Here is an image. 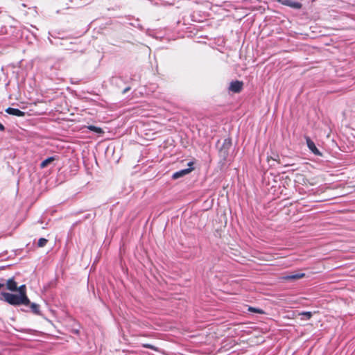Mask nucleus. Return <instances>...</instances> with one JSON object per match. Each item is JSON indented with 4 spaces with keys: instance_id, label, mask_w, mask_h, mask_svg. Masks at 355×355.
Listing matches in <instances>:
<instances>
[{
    "instance_id": "nucleus-1",
    "label": "nucleus",
    "mask_w": 355,
    "mask_h": 355,
    "mask_svg": "<svg viewBox=\"0 0 355 355\" xmlns=\"http://www.w3.org/2000/svg\"><path fill=\"white\" fill-rule=\"evenodd\" d=\"M1 295L3 297L4 300L11 305L19 306L23 304L28 306L30 304V300L28 297H22L19 295L2 292Z\"/></svg>"
},
{
    "instance_id": "nucleus-2",
    "label": "nucleus",
    "mask_w": 355,
    "mask_h": 355,
    "mask_svg": "<svg viewBox=\"0 0 355 355\" xmlns=\"http://www.w3.org/2000/svg\"><path fill=\"white\" fill-rule=\"evenodd\" d=\"M232 147V139L226 138L223 140V144L218 150V155L220 157V162L225 164L228 159L229 152Z\"/></svg>"
},
{
    "instance_id": "nucleus-3",
    "label": "nucleus",
    "mask_w": 355,
    "mask_h": 355,
    "mask_svg": "<svg viewBox=\"0 0 355 355\" xmlns=\"http://www.w3.org/2000/svg\"><path fill=\"white\" fill-rule=\"evenodd\" d=\"M193 165V162H189L188 166H189V168L182 169V170H180L179 171L174 173L172 175V178L173 180H177L181 177H183V176L190 173L193 170V168L191 167Z\"/></svg>"
},
{
    "instance_id": "nucleus-4",
    "label": "nucleus",
    "mask_w": 355,
    "mask_h": 355,
    "mask_svg": "<svg viewBox=\"0 0 355 355\" xmlns=\"http://www.w3.org/2000/svg\"><path fill=\"white\" fill-rule=\"evenodd\" d=\"M243 83L240 80H235L230 83L229 90L234 93H240L243 89Z\"/></svg>"
},
{
    "instance_id": "nucleus-5",
    "label": "nucleus",
    "mask_w": 355,
    "mask_h": 355,
    "mask_svg": "<svg viewBox=\"0 0 355 355\" xmlns=\"http://www.w3.org/2000/svg\"><path fill=\"white\" fill-rule=\"evenodd\" d=\"M304 277H305V273L297 272V273H295V274L282 276L279 279L282 281H291V280L300 279Z\"/></svg>"
},
{
    "instance_id": "nucleus-6",
    "label": "nucleus",
    "mask_w": 355,
    "mask_h": 355,
    "mask_svg": "<svg viewBox=\"0 0 355 355\" xmlns=\"http://www.w3.org/2000/svg\"><path fill=\"white\" fill-rule=\"evenodd\" d=\"M306 141L309 149L315 155H322V153L319 151L315 145V143L309 137H306Z\"/></svg>"
},
{
    "instance_id": "nucleus-7",
    "label": "nucleus",
    "mask_w": 355,
    "mask_h": 355,
    "mask_svg": "<svg viewBox=\"0 0 355 355\" xmlns=\"http://www.w3.org/2000/svg\"><path fill=\"white\" fill-rule=\"evenodd\" d=\"M6 112L8 113V114L17 116H19V117L25 116V115H26V113L24 112H22V111L19 110V109L13 108V107H8L6 110Z\"/></svg>"
},
{
    "instance_id": "nucleus-8",
    "label": "nucleus",
    "mask_w": 355,
    "mask_h": 355,
    "mask_svg": "<svg viewBox=\"0 0 355 355\" xmlns=\"http://www.w3.org/2000/svg\"><path fill=\"white\" fill-rule=\"evenodd\" d=\"M6 286L7 289L10 291H17V283L15 282L14 277L8 279Z\"/></svg>"
},
{
    "instance_id": "nucleus-9",
    "label": "nucleus",
    "mask_w": 355,
    "mask_h": 355,
    "mask_svg": "<svg viewBox=\"0 0 355 355\" xmlns=\"http://www.w3.org/2000/svg\"><path fill=\"white\" fill-rule=\"evenodd\" d=\"M57 159L55 157H50L47 159L43 160L40 164V168H46L49 164L53 162L54 160Z\"/></svg>"
},
{
    "instance_id": "nucleus-10",
    "label": "nucleus",
    "mask_w": 355,
    "mask_h": 355,
    "mask_svg": "<svg viewBox=\"0 0 355 355\" xmlns=\"http://www.w3.org/2000/svg\"><path fill=\"white\" fill-rule=\"evenodd\" d=\"M87 128L92 132L97 133V134H100V135L104 134V130L100 127L90 125L87 126Z\"/></svg>"
},
{
    "instance_id": "nucleus-11",
    "label": "nucleus",
    "mask_w": 355,
    "mask_h": 355,
    "mask_svg": "<svg viewBox=\"0 0 355 355\" xmlns=\"http://www.w3.org/2000/svg\"><path fill=\"white\" fill-rule=\"evenodd\" d=\"M17 291L19 292V295H21L22 297H28L26 295V285L23 284L20 286L19 287L17 286Z\"/></svg>"
},
{
    "instance_id": "nucleus-12",
    "label": "nucleus",
    "mask_w": 355,
    "mask_h": 355,
    "mask_svg": "<svg viewBox=\"0 0 355 355\" xmlns=\"http://www.w3.org/2000/svg\"><path fill=\"white\" fill-rule=\"evenodd\" d=\"M31 306V311L35 314L40 313V306L35 303H31L28 304Z\"/></svg>"
},
{
    "instance_id": "nucleus-13",
    "label": "nucleus",
    "mask_w": 355,
    "mask_h": 355,
    "mask_svg": "<svg viewBox=\"0 0 355 355\" xmlns=\"http://www.w3.org/2000/svg\"><path fill=\"white\" fill-rule=\"evenodd\" d=\"M47 243H48V240L46 239L40 238L38 240L37 246L39 248H43V247H44L47 244Z\"/></svg>"
},
{
    "instance_id": "nucleus-14",
    "label": "nucleus",
    "mask_w": 355,
    "mask_h": 355,
    "mask_svg": "<svg viewBox=\"0 0 355 355\" xmlns=\"http://www.w3.org/2000/svg\"><path fill=\"white\" fill-rule=\"evenodd\" d=\"M282 3H283V4H284V5L290 6H291V7H293V8H300V7H301L300 3H290L288 2V0H285V1H284Z\"/></svg>"
},
{
    "instance_id": "nucleus-15",
    "label": "nucleus",
    "mask_w": 355,
    "mask_h": 355,
    "mask_svg": "<svg viewBox=\"0 0 355 355\" xmlns=\"http://www.w3.org/2000/svg\"><path fill=\"white\" fill-rule=\"evenodd\" d=\"M248 311L250 312L257 313H260V314L264 313V311L262 309L252 307V306H249Z\"/></svg>"
},
{
    "instance_id": "nucleus-16",
    "label": "nucleus",
    "mask_w": 355,
    "mask_h": 355,
    "mask_svg": "<svg viewBox=\"0 0 355 355\" xmlns=\"http://www.w3.org/2000/svg\"><path fill=\"white\" fill-rule=\"evenodd\" d=\"M300 315H303L305 317L306 320H309L312 317V313L310 311H304L299 313Z\"/></svg>"
},
{
    "instance_id": "nucleus-17",
    "label": "nucleus",
    "mask_w": 355,
    "mask_h": 355,
    "mask_svg": "<svg viewBox=\"0 0 355 355\" xmlns=\"http://www.w3.org/2000/svg\"><path fill=\"white\" fill-rule=\"evenodd\" d=\"M142 346L144 348L150 349H153L155 351H157V348L155 346H153V345H152L150 344H143Z\"/></svg>"
},
{
    "instance_id": "nucleus-18",
    "label": "nucleus",
    "mask_w": 355,
    "mask_h": 355,
    "mask_svg": "<svg viewBox=\"0 0 355 355\" xmlns=\"http://www.w3.org/2000/svg\"><path fill=\"white\" fill-rule=\"evenodd\" d=\"M4 130H5L4 125L0 123V131H4Z\"/></svg>"
},
{
    "instance_id": "nucleus-19",
    "label": "nucleus",
    "mask_w": 355,
    "mask_h": 355,
    "mask_svg": "<svg viewBox=\"0 0 355 355\" xmlns=\"http://www.w3.org/2000/svg\"><path fill=\"white\" fill-rule=\"evenodd\" d=\"M130 89V87H128L123 91V94H125Z\"/></svg>"
},
{
    "instance_id": "nucleus-20",
    "label": "nucleus",
    "mask_w": 355,
    "mask_h": 355,
    "mask_svg": "<svg viewBox=\"0 0 355 355\" xmlns=\"http://www.w3.org/2000/svg\"><path fill=\"white\" fill-rule=\"evenodd\" d=\"M277 158H279V156H278V155H277V158H273V159H274L275 161H277L278 163H280L279 159H278Z\"/></svg>"
},
{
    "instance_id": "nucleus-21",
    "label": "nucleus",
    "mask_w": 355,
    "mask_h": 355,
    "mask_svg": "<svg viewBox=\"0 0 355 355\" xmlns=\"http://www.w3.org/2000/svg\"><path fill=\"white\" fill-rule=\"evenodd\" d=\"M293 164H286L284 165L285 167H287V166H293Z\"/></svg>"
},
{
    "instance_id": "nucleus-22",
    "label": "nucleus",
    "mask_w": 355,
    "mask_h": 355,
    "mask_svg": "<svg viewBox=\"0 0 355 355\" xmlns=\"http://www.w3.org/2000/svg\"><path fill=\"white\" fill-rule=\"evenodd\" d=\"M4 284L0 283V289L4 286Z\"/></svg>"
},
{
    "instance_id": "nucleus-23",
    "label": "nucleus",
    "mask_w": 355,
    "mask_h": 355,
    "mask_svg": "<svg viewBox=\"0 0 355 355\" xmlns=\"http://www.w3.org/2000/svg\"><path fill=\"white\" fill-rule=\"evenodd\" d=\"M278 1H282V0H277Z\"/></svg>"
}]
</instances>
